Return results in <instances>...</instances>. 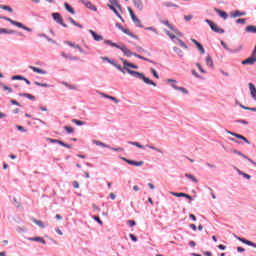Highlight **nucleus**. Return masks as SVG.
Segmentation results:
<instances>
[{
	"mask_svg": "<svg viewBox=\"0 0 256 256\" xmlns=\"http://www.w3.org/2000/svg\"><path fill=\"white\" fill-rule=\"evenodd\" d=\"M119 59L123 63L125 71H127L129 75H131L132 77H135V79H141L142 81H144V83H146V85H152V87H157V83L147 78L145 74H143L142 72L131 70V69H139V66L125 60L124 58H119Z\"/></svg>",
	"mask_w": 256,
	"mask_h": 256,
	"instance_id": "f257e3e1",
	"label": "nucleus"
},
{
	"mask_svg": "<svg viewBox=\"0 0 256 256\" xmlns=\"http://www.w3.org/2000/svg\"><path fill=\"white\" fill-rule=\"evenodd\" d=\"M105 45H109L110 47H115L116 49H119L124 54V57H136L137 59H141L142 61H147L148 63H155L153 60L146 58L145 56L137 54V52H132L129 50V48L125 45H119L111 40H104Z\"/></svg>",
	"mask_w": 256,
	"mask_h": 256,
	"instance_id": "f03ea898",
	"label": "nucleus"
},
{
	"mask_svg": "<svg viewBox=\"0 0 256 256\" xmlns=\"http://www.w3.org/2000/svg\"><path fill=\"white\" fill-rule=\"evenodd\" d=\"M0 19H3L4 21H8L11 25H14L15 27H18V29H23L24 31H28V33H33V29L25 26V24L21 22H17L7 16H0Z\"/></svg>",
	"mask_w": 256,
	"mask_h": 256,
	"instance_id": "7ed1b4c3",
	"label": "nucleus"
},
{
	"mask_svg": "<svg viewBox=\"0 0 256 256\" xmlns=\"http://www.w3.org/2000/svg\"><path fill=\"white\" fill-rule=\"evenodd\" d=\"M205 23L209 25L211 31H214V33H219L220 35H223V33H225V29L219 28V26H217L215 22L209 19H205Z\"/></svg>",
	"mask_w": 256,
	"mask_h": 256,
	"instance_id": "20e7f679",
	"label": "nucleus"
},
{
	"mask_svg": "<svg viewBox=\"0 0 256 256\" xmlns=\"http://www.w3.org/2000/svg\"><path fill=\"white\" fill-rule=\"evenodd\" d=\"M128 12L130 13V17L134 25H136V27H139L140 29H143V24L141 23V20L137 18V15H135V12H133V9H131V7H128Z\"/></svg>",
	"mask_w": 256,
	"mask_h": 256,
	"instance_id": "39448f33",
	"label": "nucleus"
},
{
	"mask_svg": "<svg viewBox=\"0 0 256 256\" xmlns=\"http://www.w3.org/2000/svg\"><path fill=\"white\" fill-rule=\"evenodd\" d=\"M115 26L117 27V29H120L122 33H125V35H128L129 37H132V39H136L137 41H139V36L133 34L131 31H129V29H125L123 25H121L119 22H117Z\"/></svg>",
	"mask_w": 256,
	"mask_h": 256,
	"instance_id": "423d86ee",
	"label": "nucleus"
},
{
	"mask_svg": "<svg viewBox=\"0 0 256 256\" xmlns=\"http://www.w3.org/2000/svg\"><path fill=\"white\" fill-rule=\"evenodd\" d=\"M52 18L54 19V21L56 23H58V25H61L62 27H64L65 29H67V24H65V22L63 21V16H61V13L59 12H54L52 13Z\"/></svg>",
	"mask_w": 256,
	"mask_h": 256,
	"instance_id": "0eeeda50",
	"label": "nucleus"
},
{
	"mask_svg": "<svg viewBox=\"0 0 256 256\" xmlns=\"http://www.w3.org/2000/svg\"><path fill=\"white\" fill-rule=\"evenodd\" d=\"M46 141H48V143H58V145H61V147H65L66 149L73 148V146L71 144H67L59 139L47 138Z\"/></svg>",
	"mask_w": 256,
	"mask_h": 256,
	"instance_id": "6e6552de",
	"label": "nucleus"
},
{
	"mask_svg": "<svg viewBox=\"0 0 256 256\" xmlns=\"http://www.w3.org/2000/svg\"><path fill=\"white\" fill-rule=\"evenodd\" d=\"M0 35H19V37H23L22 32H17V30H9L7 28H0Z\"/></svg>",
	"mask_w": 256,
	"mask_h": 256,
	"instance_id": "1a4fd4ad",
	"label": "nucleus"
},
{
	"mask_svg": "<svg viewBox=\"0 0 256 256\" xmlns=\"http://www.w3.org/2000/svg\"><path fill=\"white\" fill-rule=\"evenodd\" d=\"M120 159H122V161H125V163H128V165H132L134 167H141L142 165H145L144 161H135V160H131V159H127L125 157H120Z\"/></svg>",
	"mask_w": 256,
	"mask_h": 256,
	"instance_id": "9d476101",
	"label": "nucleus"
},
{
	"mask_svg": "<svg viewBox=\"0 0 256 256\" xmlns=\"http://www.w3.org/2000/svg\"><path fill=\"white\" fill-rule=\"evenodd\" d=\"M82 5H85L87 9H90V11H97V6L93 5L91 1L89 0H79Z\"/></svg>",
	"mask_w": 256,
	"mask_h": 256,
	"instance_id": "9b49d317",
	"label": "nucleus"
},
{
	"mask_svg": "<svg viewBox=\"0 0 256 256\" xmlns=\"http://www.w3.org/2000/svg\"><path fill=\"white\" fill-rule=\"evenodd\" d=\"M238 241L241 243H244V245H248L249 247H254L256 249V243L252 242L250 240H247L246 238H241L239 236H235Z\"/></svg>",
	"mask_w": 256,
	"mask_h": 256,
	"instance_id": "f8f14e48",
	"label": "nucleus"
},
{
	"mask_svg": "<svg viewBox=\"0 0 256 256\" xmlns=\"http://www.w3.org/2000/svg\"><path fill=\"white\" fill-rule=\"evenodd\" d=\"M242 65H255L256 63V56L251 54L250 57H248L247 59L243 60Z\"/></svg>",
	"mask_w": 256,
	"mask_h": 256,
	"instance_id": "ddd939ff",
	"label": "nucleus"
},
{
	"mask_svg": "<svg viewBox=\"0 0 256 256\" xmlns=\"http://www.w3.org/2000/svg\"><path fill=\"white\" fill-rule=\"evenodd\" d=\"M214 11H215V13H217V15H219V17L224 19V21H227V19H229V14H227V12H225L219 8H214Z\"/></svg>",
	"mask_w": 256,
	"mask_h": 256,
	"instance_id": "4468645a",
	"label": "nucleus"
},
{
	"mask_svg": "<svg viewBox=\"0 0 256 256\" xmlns=\"http://www.w3.org/2000/svg\"><path fill=\"white\" fill-rule=\"evenodd\" d=\"M191 41L196 45L198 51H200L201 55H205V48L203 47V44H201L199 41L191 38Z\"/></svg>",
	"mask_w": 256,
	"mask_h": 256,
	"instance_id": "2eb2a0df",
	"label": "nucleus"
},
{
	"mask_svg": "<svg viewBox=\"0 0 256 256\" xmlns=\"http://www.w3.org/2000/svg\"><path fill=\"white\" fill-rule=\"evenodd\" d=\"M245 15H247V12L235 10L234 12H231L230 17L237 19V17H245Z\"/></svg>",
	"mask_w": 256,
	"mask_h": 256,
	"instance_id": "dca6fc26",
	"label": "nucleus"
},
{
	"mask_svg": "<svg viewBox=\"0 0 256 256\" xmlns=\"http://www.w3.org/2000/svg\"><path fill=\"white\" fill-rule=\"evenodd\" d=\"M110 4H108L109 9H111L112 7H117V9H119V11H123V7L121 6V4H119L118 0H108Z\"/></svg>",
	"mask_w": 256,
	"mask_h": 256,
	"instance_id": "f3484780",
	"label": "nucleus"
},
{
	"mask_svg": "<svg viewBox=\"0 0 256 256\" xmlns=\"http://www.w3.org/2000/svg\"><path fill=\"white\" fill-rule=\"evenodd\" d=\"M248 87L250 89V95H251L252 99H254V101H256V87H255V84L250 82L248 84Z\"/></svg>",
	"mask_w": 256,
	"mask_h": 256,
	"instance_id": "a211bd4d",
	"label": "nucleus"
},
{
	"mask_svg": "<svg viewBox=\"0 0 256 256\" xmlns=\"http://www.w3.org/2000/svg\"><path fill=\"white\" fill-rule=\"evenodd\" d=\"M88 32L92 35L94 41H103V36L97 34V32L93 31L92 29L88 30Z\"/></svg>",
	"mask_w": 256,
	"mask_h": 256,
	"instance_id": "6ab92c4d",
	"label": "nucleus"
},
{
	"mask_svg": "<svg viewBox=\"0 0 256 256\" xmlns=\"http://www.w3.org/2000/svg\"><path fill=\"white\" fill-rule=\"evenodd\" d=\"M228 151H231V153H234L235 155H239L240 157H243L244 159H247V161H249V159H250L247 155L243 154V152H241V151H239L237 149L231 148Z\"/></svg>",
	"mask_w": 256,
	"mask_h": 256,
	"instance_id": "aec40b11",
	"label": "nucleus"
},
{
	"mask_svg": "<svg viewBox=\"0 0 256 256\" xmlns=\"http://www.w3.org/2000/svg\"><path fill=\"white\" fill-rule=\"evenodd\" d=\"M29 69L34 71V73H39L40 75H47V71H45V70H43L41 68H37L35 66H29Z\"/></svg>",
	"mask_w": 256,
	"mask_h": 256,
	"instance_id": "412c9836",
	"label": "nucleus"
},
{
	"mask_svg": "<svg viewBox=\"0 0 256 256\" xmlns=\"http://www.w3.org/2000/svg\"><path fill=\"white\" fill-rule=\"evenodd\" d=\"M133 3H134V7H136V9L138 11H143V7H144L143 1H141V0H133Z\"/></svg>",
	"mask_w": 256,
	"mask_h": 256,
	"instance_id": "4be33fe9",
	"label": "nucleus"
},
{
	"mask_svg": "<svg viewBox=\"0 0 256 256\" xmlns=\"http://www.w3.org/2000/svg\"><path fill=\"white\" fill-rule=\"evenodd\" d=\"M93 144L97 145L98 147H103L105 149H111V146L109 144H105L99 140H93Z\"/></svg>",
	"mask_w": 256,
	"mask_h": 256,
	"instance_id": "5701e85b",
	"label": "nucleus"
},
{
	"mask_svg": "<svg viewBox=\"0 0 256 256\" xmlns=\"http://www.w3.org/2000/svg\"><path fill=\"white\" fill-rule=\"evenodd\" d=\"M61 56L64 57V59H69L70 61H79V57L71 56V54H66L65 52H62Z\"/></svg>",
	"mask_w": 256,
	"mask_h": 256,
	"instance_id": "b1692460",
	"label": "nucleus"
},
{
	"mask_svg": "<svg viewBox=\"0 0 256 256\" xmlns=\"http://www.w3.org/2000/svg\"><path fill=\"white\" fill-rule=\"evenodd\" d=\"M64 8L66 9V11H68V13H71V15H75V9L71 5H69V3L65 2Z\"/></svg>",
	"mask_w": 256,
	"mask_h": 256,
	"instance_id": "393cba45",
	"label": "nucleus"
},
{
	"mask_svg": "<svg viewBox=\"0 0 256 256\" xmlns=\"http://www.w3.org/2000/svg\"><path fill=\"white\" fill-rule=\"evenodd\" d=\"M236 171H237L238 175H241L242 177H244V179H247L248 181H250L251 175L241 171L239 168H236Z\"/></svg>",
	"mask_w": 256,
	"mask_h": 256,
	"instance_id": "a878e982",
	"label": "nucleus"
},
{
	"mask_svg": "<svg viewBox=\"0 0 256 256\" xmlns=\"http://www.w3.org/2000/svg\"><path fill=\"white\" fill-rule=\"evenodd\" d=\"M32 223H35V225H38L41 229H45V224H43V221L37 220L35 218H31Z\"/></svg>",
	"mask_w": 256,
	"mask_h": 256,
	"instance_id": "bb28decb",
	"label": "nucleus"
},
{
	"mask_svg": "<svg viewBox=\"0 0 256 256\" xmlns=\"http://www.w3.org/2000/svg\"><path fill=\"white\" fill-rule=\"evenodd\" d=\"M19 97H26L27 99H30V101H35V96L29 94V93H19Z\"/></svg>",
	"mask_w": 256,
	"mask_h": 256,
	"instance_id": "cd10ccee",
	"label": "nucleus"
},
{
	"mask_svg": "<svg viewBox=\"0 0 256 256\" xmlns=\"http://www.w3.org/2000/svg\"><path fill=\"white\" fill-rule=\"evenodd\" d=\"M71 122L74 123V125H77L78 127H81L83 125H87V122L81 121V120H77V119H72Z\"/></svg>",
	"mask_w": 256,
	"mask_h": 256,
	"instance_id": "c85d7f7f",
	"label": "nucleus"
},
{
	"mask_svg": "<svg viewBox=\"0 0 256 256\" xmlns=\"http://www.w3.org/2000/svg\"><path fill=\"white\" fill-rule=\"evenodd\" d=\"M246 33H256V26L255 25H249L245 28Z\"/></svg>",
	"mask_w": 256,
	"mask_h": 256,
	"instance_id": "c756f323",
	"label": "nucleus"
},
{
	"mask_svg": "<svg viewBox=\"0 0 256 256\" xmlns=\"http://www.w3.org/2000/svg\"><path fill=\"white\" fill-rule=\"evenodd\" d=\"M103 97H105V99H110V101H114L116 104L119 103V99L109 94H103Z\"/></svg>",
	"mask_w": 256,
	"mask_h": 256,
	"instance_id": "7c9ffc66",
	"label": "nucleus"
},
{
	"mask_svg": "<svg viewBox=\"0 0 256 256\" xmlns=\"http://www.w3.org/2000/svg\"><path fill=\"white\" fill-rule=\"evenodd\" d=\"M173 51L178 55V57H183V50H181V48L174 46Z\"/></svg>",
	"mask_w": 256,
	"mask_h": 256,
	"instance_id": "2f4dec72",
	"label": "nucleus"
},
{
	"mask_svg": "<svg viewBox=\"0 0 256 256\" xmlns=\"http://www.w3.org/2000/svg\"><path fill=\"white\" fill-rule=\"evenodd\" d=\"M185 177L187 179H191L193 183H199V180H197V178H195V176H193V174L186 173Z\"/></svg>",
	"mask_w": 256,
	"mask_h": 256,
	"instance_id": "473e14b6",
	"label": "nucleus"
},
{
	"mask_svg": "<svg viewBox=\"0 0 256 256\" xmlns=\"http://www.w3.org/2000/svg\"><path fill=\"white\" fill-rule=\"evenodd\" d=\"M206 65H208V67H214L213 58H211L210 55L206 57Z\"/></svg>",
	"mask_w": 256,
	"mask_h": 256,
	"instance_id": "72a5a7b5",
	"label": "nucleus"
},
{
	"mask_svg": "<svg viewBox=\"0 0 256 256\" xmlns=\"http://www.w3.org/2000/svg\"><path fill=\"white\" fill-rule=\"evenodd\" d=\"M0 9H3L4 11H8V13H13V8H11V6L0 4Z\"/></svg>",
	"mask_w": 256,
	"mask_h": 256,
	"instance_id": "f704fd0d",
	"label": "nucleus"
},
{
	"mask_svg": "<svg viewBox=\"0 0 256 256\" xmlns=\"http://www.w3.org/2000/svg\"><path fill=\"white\" fill-rule=\"evenodd\" d=\"M12 81H24L25 76L22 75H14L11 77Z\"/></svg>",
	"mask_w": 256,
	"mask_h": 256,
	"instance_id": "c9c22d12",
	"label": "nucleus"
},
{
	"mask_svg": "<svg viewBox=\"0 0 256 256\" xmlns=\"http://www.w3.org/2000/svg\"><path fill=\"white\" fill-rule=\"evenodd\" d=\"M113 65V67H116V69H118V71H121V73H123V75H125V67L123 68V67H121V65L120 64H117V63H115L114 62V64H112Z\"/></svg>",
	"mask_w": 256,
	"mask_h": 256,
	"instance_id": "e433bc0d",
	"label": "nucleus"
},
{
	"mask_svg": "<svg viewBox=\"0 0 256 256\" xmlns=\"http://www.w3.org/2000/svg\"><path fill=\"white\" fill-rule=\"evenodd\" d=\"M128 143L129 145H134V147H138V149H145V146L141 145L139 142L129 141Z\"/></svg>",
	"mask_w": 256,
	"mask_h": 256,
	"instance_id": "4c0bfd02",
	"label": "nucleus"
},
{
	"mask_svg": "<svg viewBox=\"0 0 256 256\" xmlns=\"http://www.w3.org/2000/svg\"><path fill=\"white\" fill-rule=\"evenodd\" d=\"M102 61H107V63H110V65H115V61L111 60V58L107 56H101Z\"/></svg>",
	"mask_w": 256,
	"mask_h": 256,
	"instance_id": "58836bf2",
	"label": "nucleus"
},
{
	"mask_svg": "<svg viewBox=\"0 0 256 256\" xmlns=\"http://www.w3.org/2000/svg\"><path fill=\"white\" fill-rule=\"evenodd\" d=\"M240 51H243V45H239L236 49H231L229 53H239Z\"/></svg>",
	"mask_w": 256,
	"mask_h": 256,
	"instance_id": "ea45409f",
	"label": "nucleus"
},
{
	"mask_svg": "<svg viewBox=\"0 0 256 256\" xmlns=\"http://www.w3.org/2000/svg\"><path fill=\"white\" fill-rule=\"evenodd\" d=\"M146 147H148V149H152V151H157L158 153L163 154V150H161L155 146H151V145L147 144Z\"/></svg>",
	"mask_w": 256,
	"mask_h": 256,
	"instance_id": "a19ab883",
	"label": "nucleus"
},
{
	"mask_svg": "<svg viewBox=\"0 0 256 256\" xmlns=\"http://www.w3.org/2000/svg\"><path fill=\"white\" fill-rule=\"evenodd\" d=\"M64 129L66 130V132L71 135V133H75V128L71 127V126H64Z\"/></svg>",
	"mask_w": 256,
	"mask_h": 256,
	"instance_id": "79ce46f5",
	"label": "nucleus"
},
{
	"mask_svg": "<svg viewBox=\"0 0 256 256\" xmlns=\"http://www.w3.org/2000/svg\"><path fill=\"white\" fill-rule=\"evenodd\" d=\"M136 51L138 53H147L148 55H151V53H149L147 50L143 49V47H141V46H136Z\"/></svg>",
	"mask_w": 256,
	"mask_h": 256,
	"instance_id": "37998d69",
	"label": "nucleus"
},
{
	"mask_svg": "<svg viewBox=\"0 0 256 256\" xmlns=\"http://www.w3.org/2000/svg\"><path fill=\"white\" fill-rule=\"evenodd\" d=\"M34 85H37V87H46V88L51 87V85H49L47 83H40V82H37V81L34 82Z\"/></svg>",
	"mask_w": 256,
	"mask_h": 256,
	"instance_id": "c03bdc74",
	"label": "nucleus"
},
{
	"mask_svg": "<svg viewBox=\"0 0 256 256\" xmlns=\"http://www.w3.org/2000/svg\"><path fill=\"white\" fill-rule=\"evenodd\" d=\"M174 197H184L185 192H170Z\"/></svg>",
	"mask_w": 256,
	"mask_h": 256,
	"instance_id": "a18cd8bd",
	"label": "nucleus"
},
{
	"mask_svg": "<svg viewBox=\"0 0 256 256\" xmlns=\"http://www.w3.org/2000/svg\"><path fill=\"white\" fill-rule=\"evenodd\" d=\"M166 35H168V37H170V39H171L172 41H175V39H176V41H177V39H179L178 37L175 36V34L169 32V31H166Z\"/></svg>",
	"mask_w": 256,
	"mask_h": 256,
	"instance_id": "49530a36",
	"label": "nucleus"
},
{
	"mask_svg": "<svg viewBox=\"0 0 256 256\" xmlns=\"http://www.w3.org/2000/svg\"><path fill=\"white\" fill-rule=\"evenodd\" d=\"M163 25H166V27L170 28L171 31H175V27H173V25H171L168 20L162 21Z\"/></svg>",
	"mask_w": 256,
	"mask_h": 256,
	"instance_id": "de8ad7c7",
	"label": "nucleus"
},
{
	"mask_svg": "<svg viewBox=\"0 0 256 256\" xmlns=\"http://www.w3.org/2000/svg\"><path fill=\"white\" fill-rule=\"evenodd\" d=\"M177 41H178L180 47H182V49H188L187 44H185V42H183V40L177 38Z\"/></svg>",
	"mask_w": 256,
	"mask_h": 256,
	"instance_id": "09e8293b",
	"label": "nucleus"
},
{
	"mask_svg": "<svg viewBox=\"0 0 256 256\" xmlns=\"http://www.w3.org/2000/svg\"><path fill=\"white\" fill-rule=\"evenodd\" d=\"M41 239H42L41 236H36V237L28 238V241H36L37 243H40Z\"/></svg>",
	"mask_w": 256,
	"mask_h": 256,
	"instance_id": "8fccbe9b",
	"label": "nucleus"
},
{
	"mask_svg": "<svg viewBox=\"0 0 256 256\" xmlns=\"http://www.w3.org/2000/svg\"><path fill=\"white\" fill-rule=\"evenodd\" d=\"M236 23H237L238 25H245V23H247V19H245V18H239V19L236 20Z\"/></svg>",
	"mask_w": 256,
	"mask_h": 256,
	"instance_id": "3c124183",
	"label": "nucleus"
},
{
	"mask_svg": "<svg viewBox=\"0 0 256 256\" xmlns=\"http://www.w3.org/2000/svg\"><path fill=\"white\" fill-rule=\"evenodd\" d=\"M220 45H222V47H224L226 51H229V52L231 51V48H229V46L227 45V43H225V41L221 40Z\"/></svg>",
	"mask_w": 256,
	"mask_h": 256,
	"instance_id": "603ef678",
	"label": "nucleus"
},
{
	"mask_svg": "<svg viewBox=\"0 0 256 256\" xmlns=\"http://www.w3.org/2000/svg\"><path fill=\"white\" fill-rule=\"evenodd\" d=\"M110 10L115 13L116 17H121V14H119V11H117V8H115V6H110Z\"/></svg>",
	"mask_w": 256,
	"mask_h": 256,
	"instance_id": "864d4df0",
	"label": "nucleus"
},
{
	"mask_svg": "<svg viewBox=\"0 0 256 256\" xmlns=\"http://www.w3.org/2000/svg\"><path fill=\"white\" fill-rule=\"evenodd\" d=\"M16 129L18 131H21V133H27V129H25V127H23L21 125H16Z\"/></svg>",
	"mask_w": 256,
	"mask_h": 256,
	"instance_id": "5fc2aeb1",
	"label": "nucleus"
},
{
	"mask_svg": "<svg viewBox=\"0 0 256 256\" xmlns=\"http://www.w3.org/2000/svg\"><path fill=\"white\" fill-rule=\"evenodd\" d=\"M177 91H181L184 95L189 94V90L184 88V87H179L178 86V90Z\"/></svg>",
	"mask_w": 256,
	"mask_h": 256,
	"instance_id": "6e6d98bb",
	"label": "nucleus"
},
{
	"mask_svg": "<svg viewBox=\"0 0 256 256\" xmlns=\"http://www.w3.org/2000/svg\"><path fill=\"white\" fill-rule=\"evenodd\" d=\"M153 77H155V79H159V74L157 73V70H155L154 68L150 69Z\"/></svg>",
	"mask_w": 256,
	"mask_h": 256,
	"instance_id": "4d7b16f0",
	"label": "nucleus"
},
{
	"mask_svg": "<svg viewBox=\"0 0 256 256\" xmlns=\"http://www.w3.org/2000/svg\"><path fill=\"white\" fill-rule=\"evenodd\" d=\"M165 7H179V5L172 2H164Z\"/></svg>",
	"mask_w": 256,
	"mask_h": 256,
	"instance_id": "13d9d810",
	"label": "nucleus"
},
{
	"mask_svg": "<svg viewBox=\"0 0 256 256\" xmlns=\"http://www.w3.org/2000/svg\"><path fill=\"white\" fill-rule=\"evenodd\" d=\"M93 219L96 221V223H99V225H103V221L99 216H93Z\"/></svg>",
	"mask_w": 256,
	"mask_h": 256,
	"instance_id": "bf43d9fd",
	"label": "nucleus"
},
{
	"mask_svg": "<svg viewBox=\"0 0 256 256\" xmlns=\"http://www.w3.org/2000/svg\"><path fill=\"white\" fill-rule=\"evenodd\" d=\"M235 123H241L242 125H249V122L243 119L235 120Z\"/></svg>",
	"mask_w": 256,
	"mask_h": 256,
	"instance_id": "052dcab7",
	"label": "nucleus"
},
{
	"mask_svg": "<svg viewBox=\"0 0 256 256\" xmlns=\"http://www.w3.org/2000/svg\"><path fill=\"white\" fill-rule=\"evenodd\" d=\"M127 225H129V227H135V225H137V222H135V220H128Z\"/></svg>",
	"mask_w": 256,
	"mask_h": 256,
	"instance_id": "680f3d73",
	"label": "nucleus"
},
{
	"mask_svg": "<svg viewBox=\"0 0 256 256\" xmlns=\"http://www.w3.org/2000/svg\"><path fill=\"white\" fill-rule=\"evenodd\" d=\"M130 239L134 242L137 243L139 239L135 236V234H129Z\"/></svg>",
	"mask_w": 256,
	"mask_h": 256,
	"instance_id": "e2e57ef3",
	"label": "nucleus"
},
{
	"mask_svg": "<svg viewBox=\"0 0 256 256\" xmlns=\"http://www.w3.org/2000/svg\"><path fill=\"white\" fill-rule=\"evenodd\" d=\"M11 105H16L17 107H21V103H19L17 100L15 99H11L10 100Z\"/></svg>",
	"mask_w": 256,
	"mask_h": 256,
	"instance_id": "0e129e2a",
	"label": "nucleus"
},
{
	"mask_svg": "<svg viewBox=\"0 0 256 256\" xmlns=\"http://www.w3.org/2000/svg\"><path fill=\"white\" fill-rule=\"evenodd\" d=\"M196 67H198V69L201 73H207V71H205V69H203V67H201V63L197 62Z\"/></svg>",
	"mask_w": 256,
	"mask_h": 256,
	"instance_id": "69168bd1",
	"label": "nucleus"
},
{
	"mask_svg": "<svg viewBox=\"0 0 256 256\" xmlns=\"http://www.w3.org/2000/svg\"><path fill=\"white\" fill-rule=\"evenodd\" d=\"M108 149H110L111 151L123 152V148H121V147L115 148V147L110 146V148H108Z\"/></svg>",
	"mask_w": 256,
	"mask_h": 256,
	"instance_id": "338daca9",
	"label": "nucleus"
},
{
	"mask_svg": "<svg viewBox=\"0 0 256 256\" xmlns=\"http://www.w3.org/2000/svg\"><path fill=\"white\" fill-rule=\"evenodd\" d=\"M203 255L205 256H213V253L212 252H209V251H202Z\"/></svg>",
	"mask_w": 256,
	"mask_h": 256,
	"instance_id": "774afa93",
	"label": "nucleus"
}]
</instances>
